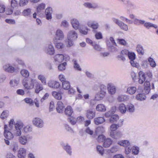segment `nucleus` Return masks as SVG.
Returning a JSON list of instances; mask_svg holds the SVG:
<instances>
[{
	"mask_svg": "<svg viewBox=\"0 0 158 158\" xmlns=\"http://www.w3.org/2000/svg\"><path fill=\"white\" fill-rule=\"evenodd\" d=\"M20 74L23 77L25 78L28 77L29 76V71L25 69H22L20 71Z\"/></svg>",
	"mask_w": 158,
	"mask_h": 158,
	"instance_id": "58836bf2",
	"label": "nucleus"
},
{
	"mask_svg": "<svg viewBox=\"0 0 158 158\" xmlns=\"http://www.w3.org/2000/svg\"><path fill=\"white\" fill-rule=\"evenodd\" d=\"M105 96V95L102 94L99 92L96 94L95 98L96 101H99L102 99Z\"/></svg>",
	"mask_w": 158,
	"mask_h": 158,
	"instance_id": "6e6d98bb",
	"label": "nucleus"
},
{
	"mask_svg": "<svg viewBox=\"0 0 158 158\" xmlns=\"http://www.w3.org/2000/svg\"><path fill=\"white\" fill-rule=\"evenodd\" d=\"M32 127L31 125H27L23 127V130L25 133H30L32 131Z\"/></svg>",
	"mask_w": 158,
	"mask_h": 158,
	"instance_id": "a878e982",
	"label": "nucleus"
},
{
	"mask_svg": "<svg viewBox=\"0 0 158 158\" xmlns=\"http://www.w3.org/2000/svg\"><path fill=\"white\" fill-rule=\"evenodd\" d=\"M118 26L122 30L127 31L128 30V27L127 25L124 23L122 21L121 22Z\"/></svg>",
	"mask_w": 158,
	"mask_h": 158,
	"instance_id": "8fccbe9b",
	"label": "nucleus"
},
{
	"mask_svg": "<svg viewBox=\"0 0 158 158\" xmlns=\"http://www.w3.org/2000/svg\"><path fill=\"white\" fill-rule=\"evenodd\" d=\"M127 56L130 60H134L135 59V55L133 52H129Z\"/></svg>",
	"mask_w": 158,
	"mask_h": 158,
	"instance_id": "052dcab7",
	"label": "nucleus"
},
{
	"mask_svg": "<svg viewBox=\"0 0 158 158\" xmlns=\"http://www.w3.org/2000/svg\"><path fill=\"white\" fill-rule=\"evenodd\" d=\"M127 107V110L129 112L132 113L135 111V108L134 106L132 104L130 103L128 104Z\"/></svg>",
	"mask_w": 158,
	"mask_h": 158,
	"instance_id": "a18cd8bd",
	"label": "nucleus"
},
{
	"mask_svg": "<svg viewBox=\"0 0 158 158\" xmlns=\"http://www.w3.org/2000/svg\"><path fill=\"white\" fill-rule=\"evenodd\" d=\"M105 131V128L102 127H98L95 131V133L96 134L103 133Z\"/></svg>",
	"mask_w": 158,
	"mask_h": 158,
	"instance_id": "79ce46f5",
	"label": "nucleus"
},
{
	"mask_svg": "<svg viewBox=\"0 0 158 158\" xmlns=\"http://www.w3.org/2000/svg\"><path fill=\"white\" fill-rule=\"evenodd\" d=\"M135 98L137 100L142 101L145 100L146 98V97L144 94H139L136 95Z\"/></svg>",
	"mask_w": 158,
	"mask_h": 158,
	"instance_id": "c9c22d12",
	"label": "nucleus"
},
{
	"mask_svg": "<svg viewBox=\"0 0 158 158\" xmlns=\"http://www.w3.org/2000/svg\"><path fill=\"white\" fill-rule=\"evenodd\" d=\"M78 29L80 33L84 35H86L87 34L89 30V29L87 27L85 26L80 27Z\"/></svg>",
	"mask_w": 158,
	"mask_h": 158,
	"instance_id": "cd10ccee",
	"label": "nucleus"
},
{
	"mask_svg": "<svg viewBox=\"0 0 158 158\" xmlns=\"http://www.w3.org/2000/svg\"><path fill=\"white\" fill-rule=\"evenodd\" d=\"M64 46V44L61 42L57 43L56 44V47L58 49L63 48Z\"/></svg>",
	"mask_w": 158,
	"mask_h": 158,
	"instance_id": "69168bd1",
	"label": "nucleus"
},
{
	"mask_svg": "<svg viewBox=\"0 0 158 158\" xmlns=\"http://www.w3.org/2000/svg\"><path fill=\"white\" fill-rule=\"evenodd\" d=\"M103 142V146L105 148L110 147L112 143V140L109 138L105 139Z\"/></svg>",
	"mask_w": 158,
	"mask_h": 158,
	"instance_id": "4be33fe9",
	"label": "nucleus"
},
{
	"mask_svg": "<svg viewBox=\"0 0 158 158\" xmlns=\"http://www.w3.org/2000/svg\"><path fill=\"white\" fill-rule=\"evenodd\" d=\"M119 147L118 146L114 145L112 146L110 149L107 150L108 153H113L118 151L119 150Z\"/></svg>",
	"mask_w": 158,
	"mask_h": 158,
	"instance_id": "ea45409f",
	"label": "nucleus"
},
{
	"mask_svg": "<svg viewBox=\"0 0 158 158\" xmlns=\"http://www.w3.org/2000/svg\"><path fill=\"white\" fill-rule=\"evenodd\" d=\"M9 114V112L8 110H4L2 112L1 114V118L2 119H4L8 117Z\"/></svg>",
	"mask_w": 158,
	"mask_h": 158,
	"instance_id": "5fc2aeb1",
	"label": "nucleus"
},
{
	"mask_svg": "<svg viewBox=\"0 0 158 158\" xmlns=\"http://www.w3.org/2000/svg\"><path fill=\"white\" fill-rule=\"evenodd\" d=\"M118 144L121 146L126 147L129 146L130 143L128 140H124L118 141Z\"/></svg>",
	"mask_w": 158,
	"mask_h": 158,
	"instance_id": "473e14b6",
	"label": "nucleus"
},
{
	"mask_svg": "<svg viewBox=\"0 0 158 158\" xmlns=\"http://www.w3.org/2000/svg\"><path fill=\"white\" fill-rule=\"evenodd\" d=\"M3 69L6 72L11 73H14L15 70V67L9 64L4 65L3 66Z\"/></svg>",
	"mask_w": 158,
	"mask_h": 158,
	"instance_id": "f8f14e48",
	"label": "nucleus"
},
{
	"mask_svg": "<svg viewBox=\"0 0 158 158\" xmlns=\"http://www.w3.org/2000/svg\"><path fill=\"white\" fill-rule=\"evenodd\" d=\"M139 83L141 84H143L146 79L144 73L142 71H140L139 73Z\"/></svg>",
	"mask_w": 158,
	"mask_h": 158,
	"instance_id": "6ab92c4d",
	"label": "nucleus"
},
{
	"mask_svg": "<svg viewBox=\"0 0 158 158\" xmlns=\"http://www.w3.org/2000/svg\"><path fill=\"white\" fill-rule=\"evenodd\" d=\"M7 126L6 125H5L4 135L6 139H10L13 138L14 135L11 132L7 130Z\"/></svg>",
	"mask_w": 158,
	"mask_h": 158,
	"instance_id": "dca6fc26",
	"label": "nucleus"
},
{
	"mask_svg": "<svg viewBox=\"0 0 158 158\" xmlns=\"http://www.w3.org/2000/svg\"><path fill=\"white\" fill-rule=\"evenodd\" d=\"M18 83V81L15 80H11L10 82V86L12 87H15L17 86Z\"/></svg>",
	"mask_w": 158,
	"mask_h": 158,
	"instance_id": "680f3d73",
	"label": "nucleus"
},
{
	"mask_svg": "<svg viewBox=\"0 0 158 158\" xmlns=\"http://www.w3.org/2000/svg\"><path fill=\"white\" fill-rule=\"evenodd\" d=\"M105 139V136L103 135H101L98 136L97 140L98 142H101L104 141Z\"/></svg>",
	"mask_w": 158,
	"mask_h": 158,
	"instance_id": "774afa93",
	"label": "nucleus"
},
{
	"mask_svg": "<svg viewBox=\"0 0 158 158\" xmlns=\"http://www.w3.org/2000/svg\"><path fill=\"white\" fill-rule=\"evenodd\" d=\"M26 154V150L24 148H20L19 149L18 153V158H25Z\"/></svg>",
	"mask_w": 158,
	"mask_h": 158,
	"instance_id": "f3484780",
	"label": "nucleus"
},
{
	"mask_svg": "<svg viewBox=\"0 0 158 158\" xmlns=\"http://www.w3.org/2000/svg\"><path fill=\"white\" fill-rule=\"evenodd\" d=\"M48 84L49 87L54 89L58 88L60 86V83L56 81H48Z\"/></svg>",
	"mask_w": 158,
	"mask_h": 158,
	"instance_id": "2eb2a0df",
	"label": "nucleus"
},
{
	"mask_svg": "<svg viewBox=\"0 0 158 158\" xmlns=\"http://www.w3.org/2000/svg\"><path fill=\"white\" fill-rule=\"evenodd\" d=\"M97 150L101 155H103L104 152V149L102 146L100 145L97 146Z\"/></svg>",
	"mask_w": 158,
	"mask_h": 158,
	"instance_id": "0e129e2a",
	"label": "nucleus"
},
{
	"mask_svg": "<svg viewBox=\"0 0 158 158\" xmlns=\"http://www.w3.org/2000/svg\"><path fill=\"white\" fill-rule=\"evenodd\" d=\"M118 109L122 114L125 113L127 110V108L124 104H121L119 105Z\"/></svg>",
	"mask_w": 158,
	"mask_h": 158,
	"instance_id": "72a5a7b5",
	"label": "nucleus"
},
{
	"mask_svg": "<svg viewBox=\"0 0 158 158\" xmlns=\"http://www.w3.org/2000/svg\"><path fill=\"white\" fill-rule=\"evenodd\" d=\"M62 87L63 89L65 90H66L69 89L70 87L69 82L68 81L63 82L62 83Z\"/></svg>",
	"mask_w": 158,
	"mask_h": 158,
	"instance_id": "4c0bfd02",
	"label": "nucleus"
},
{
	"mask_svg": "<svg viewBox=\"0 0 158 158\" xmlns=\"http://www.w3.org/2000/svg\"><path fill=\"white\" fill-rule=\"evenodd\" d=\"M150 66L152 67L155 68L156 66V64L154 60L152 58L150 57L148 59Z\"/></svg>",
	"mask_w": 158,
	"mask_h": 158,
	"instance_id": "3c124183",
	"label": "nucleus"
},
{
	"mask_svg": "<svg viewBox=\"0 0 158 158\" xmlns=\"http://www.w3.org/2000/svg\"><path fill=\"white\" fill-rule=\"evenodd\" d=\"M144 90L146 94H148L151 89H154V84L152 83L151 86L150 82L148 81L144 82Z\"/></svg>",
	"mask_w": 158,
	"mask_h": 158,
	"instance_id": "6e6552de",
	"label": "nucleus"
},
{
	"mask_svg": "<svg viewBox=\"0 0 158 158\" xmlns=\"http://www.w3.org/2000/svg\"><path fill=\"white\" fill-rule=\"evenodd\" d=\"M136 50L138 53L141 55H143L144 54V50L143 46L140 45L138 44L136 48Z\"/></svg>",
	"mask_w": 158,
	"mask_h": 158,
	"instance_id": "2f4dec72",
	"label": "nucleus"
},
{
	"mask_svg": "<svg viewBox=\"0 0 158 158\" xmlns=\"http://www.w3.org/2000/svg\"><path fill=\"white\" fill-rule=\"evenodd\" d=\"M107 88L108 93L110 94H114L116 92V88L114 84L111 83L107 84Z\"/></svg>",
	"mask_w": 158,
	"mask_h": 158,
	"instance_id": "1a4fd4ad",
	"label": "nucleus"
},
{
	"mask_svg": "<svg viewBox=\"0 0 158 158\" xmlns=\"http://www.w3.org/2000/svg\"><path fill=\"white\" fill-rule=\"evenodd\" d=\"M64 149L66 152L69 155H71L72 153L71 149L70 147L67 144H64L63 146Z\"/></svg>",
	"mask_w": 158,
	"mask_h": 158,
	"instance_id": "c03bdc74",
	"label": "nucleus"
},
{
	"mask_svg": "<svg viewBox=\"0 0 158 158\" xmlns=\"http://www.w3.org/2000/svg\"><path fill=\"white\" fill-rule=\"evenodd\" d=\"M23 84L24 88L27 90L33 89L35 85V92L37 94L39 93L40 91L43 89L42 85L36 79L34 78H30L29 79H23Z\"/></svg>",
	"mask_w": 158,
	"mask_h": 158,
	"instance_id": "f257e3e1",
	"label": "nucleus"
},
{
	"mask_svg": "<svg viewBox=\"0 0 158 158\" xmlns=\"http://www.w3.org/2000/svg\"><path fill=\"white\" fill-rule=\"evenodd\" d=\"M37 78L43 85H46V79L44 75L42 74L38 75L37 76Z\"/></svg>",
	"mask_w": 158,
	"mask_h": 158,
	"instance_id": "7c9ffc66",
	"label": "nucleus"
},
{
	"mask_svg": "<svg viewBox=\"0 0 158 158\" xmlns=\"http://www.w3.org/2000/svg\"><path fill=\"white\" fill-rule=\"evenodd\" d=\"M105 121V118L102 117H99L94 119V123L96 125L101 124L104 122Z\"/></svg>",
	"mask_w": 158,
	"mask_h": 158,
	"instance_id": "c85d7f7f",
	"label": "nucleus"
},
{
	"mask_svg": "<svg viewBox=\"0 0 158 158\" xmlns=\"http://www.w3.org/2000/svg\"><path fill=\"white\" fill-rule=\"evenodd\" d=\"M32 139V137L30 134L20 136L18 139L19 142L22 145H26Z\"/></svg>",
	"mask_w": 158,
	"mask_h": 158,
	"instance_id": "20e7f679",
	"label": "nucleus"
},
{
	"mask_svg": "<svg viewBox=\"0 0 158 158\" xmlns=\"http://www.w3.org/2000/svg\"><path fill=\"white\" fill-rule=\"evenodd\" d=\"M87 25L89 27L93 29V31H95L94 30L98 28L99 27L98 23L94 21L89 20L87 22Z\"/></svg>",
	"mask_w": 158,
	"mask_h": 158,
	"instance_id": "9b49d317",
	"label": "nucleus"
},
{
	"mask_svg": "<svg viewBox=\"0 0 158 158\" xmlns=\"http://www.w3.org/2000/svg\"><path fill=\"white\" fill-rule=\"evenodd\" d=\"M73 111L72 107L70 106H68L65 109V113L68 116H70L73 113Z\"/></svg>",
	"mask_w": 158,
	"mask_h": 158,
	"instance_id": "a19ab883",
	"label": "nucleus"
},
{
	"mask_svg": "<svg viewBox=\"0 0 158 158\" xmlns=\"http://www.w3.org/2000/svg\"><path fill=\"white\" fill-rule=\"evenodd\" d=\"M132 153L137 155L138 154L139 151V148L137 146H134L132 148Z\"/></svg>",
	"mask_w": 158,
	"mask_h": 158,
	"instance_id": "bf43d9fd",
	"label": "nucleus"
},
{
	"mask_svg": "<svg viewBox=\"0 0 158 158\" xmlns=\"http://www.w3.org/2000/svg\"><path fill=\"white\" fill-rule=\"evenodd\" d=\"M64 38V34L63 31L60 29H57L55 32V37L53 39L54 43L56 42L57 40H62Z\"/></svg>",
	"mask_w": 158,
	"mask_h": 158,
	"instance_id": "39448f33",
	"label": "nucleus"
},
{
	"mask_svg": "<svg viewBox=\"0 0 158 158\" xmlns=\"http://www.w3.org/2000/svg\"><path fill=\"white\" fill-rule=\"evenodd\" d=\"M64 107L62 102L60 101H59L57 102L56 107L57 111L59 113H62L64 110Z\"/></svg>",
	"mask_w": 158,
	"mask_h": 158,
	"instance_id": "393cba45",
	"label": "nucleus"
},
{
	"mask_svg": "<svg viewBox=\"0 0 158 158\" xmlns=\"http://www.w3.org/2000/svg\"><path fill=\"white\" fill-rule=\"evenodd\" d=\"M31 11L32 10L31 8L25 9L23 11V15L26 17H31L32 14Z\"/></svg>",
	"mask_w": 158,
	"mask_h": 158,
	"instance_id": "5701e85b",
	"label": "nucleus"
},
{
	"mask_svg": "<svg viewBox=\"0 0 158 158\" xmlns=\"http://www.w3.org/2000/svg\"><path fill=\"white\" fill-rule=\"evenodd\" d=\"M45 52L47 54L52 55L55 53V49L53 46L52 43L48 44L45 47Z\"/></svg>",
	"mask_w": 158,
	"mask_h": 158,
	"instance_id": "0eeeda50",
	"label": "nucleus"
},
{
	"mask_svg": "<svg viewBox=\"0 0 158 158\" xmlns=\"http://www.w3.org/2000/svg\"><path fill=\"white\" fill-rule=\"evenodd\" d=\"M137 91L136 87L135 86H129L127 88L126 92L131 95L134 94Z\"/></svg>",
	"mask_w": 158,
	"mask_h": 158,
	"instance_id": "b1692460",
	"label": "nucleus"
},
{
	"mask_svg": "<svg viewBox=\"0 0 158 158\" xmlns=\"http://www.w3.org/2000/svg\"><path fill=\"white\" fill-rule=\"evenodd\" d=\"M52 9L50 7H48L45 10V14L46 19L50 21L52 18Z\"/></svg>",
	"mask_w": 158,
	"mask_h": 158,
	"instance_id": "4468645a",
	"label": "nucleus"
},
{
	"mask_svg": "<svg viewBox=\"0 0 158 158\" xmlns=\"http://www.w3.org/2000/svg\"><path fill=\"white\" fill-rule=\"evenodd\" d=\"M60 26L64 28H67L69 26V22L66 20H63L62 21L60 24Z\"/></svg>",
	"mask_w": 158,
	"mask_h": 158,
	"instance_id": "864d4df0",
	"label": "nucleus"
},
{
	"mask_svg": "<svg viewBox=\"0 0 158 158\" xmlns=\"http://www.w3.org/2000/svg\"><path fill=\"white\" fill-rule=\"evenodd\" d=\"M128 99V96L127 95H121L118 96V100L120 102L126 101Z\"/></svg>",
	"mask_w": 158,
	"mask_h": 158,
	"instance_id": "09e8293b",
	"label": "nucleus"
},
{
	"mask_svg": "<svg viewBox=\"0 0 158 158\" xmlns=\"http://www.w3.org/2000/svg\"><path fill=\"white\" fill-rule=\"evenodd\" d=\"M52 95L57 100H60L62 98L61 94L56 91L52 92Z\"/></svg>",
	"mask_w": 158,
	"mask_h": 158,
	"instance_id": "37998d69",
	"label": "nucleus"
},
{
	"mask_svg": "<svg viewBox=\"0 0 158 158\" xmlns=\"http://www.w3.org/2000/svg\"><path fill=\"white\" fill-rule=\"evenodd\" d=\"M78 37V34L74 30H70L67 34V45L68 47L72 46L74 44L73 41L76 40Z\"/></svg>",
	"mask_w": 158,
	"mask_h": 158,
	"instance_id": "f03ea898",
	"label": "nucleus"
},
{
	"mask_svg": "<svg viewBox=\"0 0 158 158\" xmlns=\"http://www.w3.org/2000/svg\"><path fill=\"white\" fill-rule=\"evenodd\" d=\"M110 135L113 139H118L122 136V134L120 131H117L115 133L114 132H110Z\"/></svg>",
	"mask_w": 158,
	"mask_h": 158,
	"instance_id": "a211bd4d",
	"label": "nucleus"
},
{
	"mask_svg": "<svg viewBox=\"0 0 158 158\" xmlns=\"http://www.w3.org/2000/svg\"><path fill=\"white\" fill-rule=\"evenodd\" d=\"M95 115V111L92 109H89L86 111V117L89 119L94 118Z\"/></svg>",
	"mask_w": 158,
	"mask_h": 158,
	"instance_id": "aec40b11",
	"label": "nucleus"
},
{
	"mask_svg": "<svg viewBox=\"0 0 158 158\" xmlns=\"http://www.w3.org/2000/svg\"><path fill=\"white\" fill-rule=\"evenodd\" d=\"M64 55L58 54L56 55L54 57V59L56 63H59L62 62L64 60Z\"/></svg>",
	"mask_w": 158,
	"mask_h": 158,
	"instance_id": "412c9836",
	"label": "nucleus"
},
{
	"mask_svg": "<svg viewBox=\"0 0 158 158\" xmlns=\"http://www.w3.org/2000/svg\"><path fill=\"white\" fill-rule=\"evenodd\" d=\"M32 124L35 127L41 128L44 126V123L43 120L40 118L35 117L32 121Z\"/></svg>",
	"mask_w": 158,
	"mask_h": 158,
	"instance_id": "423d86ee",
	"label": "nucleus"
},
{
	"mask_svg": "<svg viewBox=\"0 0 158 158\" xmlns=\"http://www.w3.org/2000/svg\"><path fill=\"white\" fill-rule=\"evenodd\" d=\"M18 4L16 0H11L10 1V6L12 8L14 9L18 7Z\"/></svg>",
	"mask_w": 158,
	"mask_h": 158,
	"instance_id": "4d7b16f0",
	"label": "nucleus"
},
{
	"mask_svg": "<svg viewBox=\"0 0 158 158\" xmlns=\"http://www.w3.org/2000/svg\"><path fill=\"white\" fill-rule=\"evenodd\" d=\"M66 64L67 63L66 62H64L60 64L58 67L60 71L64 70L65 69V66L66 65Z\"/></svg>",
	"mask_w": 158,
	"mask_h": 158,
	"instance_id": "e2e57ef3",
	"label": "nucleus"
},
{
	"mask_svg": "<svg viewBox=\"0 0 158 158\" xmlns=\"http://www.w3.org/2000/svg\"><path fill=\"white\" fill-rule=\"evenodd\" d=\"M45 4L44 3H41L39 4L36 8L37 12H40L42 10L45 9Z\"/></svg>",
	"mask_w": 158,
	"mask_h": 158,
	"instance_id": "49530a36",
	"label": "nucleus"
},
{
	"mask_svg": "<svg viewBox=\"0 0 158 158\" xmlns=\"http://www.w3.org/2000/svg\"><path fill=\"white\" fill-rule=\"evenodd\" d=\"M145 22V21L143 20H140L137 19H135L134 23L135 24L137 25H140L143 24Z\"/></svg>",
	"mask_w": 158,
	"mask_h": 158,
	"instance_id": "603ef678",
	"label": "nucleus"
},
{
	"mask_svg": "<svg viewBox=\"0 0 158 158\" xmlns=\"http://www.w3.org/2000/svg\"><path fill=\"white\" fill-rule=\"evenodd\" d=\"M117 40L118 43L120 44L123 46H125L127 45V43L124 39H118Z\"/></svg>",
	"mask_w": 158,
	"mask_h": 158,
	"instance_id": "338daca9",
	"label": "nucleus"
},
{
	"mask_svg": "<svg viewBox=\"0 0 158 158\" xmlns=\"http://www.w3.org/2000/svg\"><path fill=\"white\" fill-rule=\"evenodd\" d=\"M144 25L146 28L149 29L151 27H153L155 28H156L157 26L155 24H154L149 22L145 23L144 24Z\"/></svg>",
	"mask_w": 158,
	"mask_h": 158,
	"instance_id": "de8ad7c7",
	"label": "nucleus"
},
{
	"mask_svg": "<svg viewBox=\"0 0 158 158\" xmlns=\"http://www.w3.org/2000/svg\"><path fill=\"white\" fill-rule=\"evenodd\" d=\"M29 0H20L19 5L20 6L23 7L27 5L28 2Z\"/></svg>",
	"mask_w": 158,
	"mask_h": 158,
	"instance_id": "13d9d810",
	"label": "nucleus"
},
{
	"mask_svg": "<svg viewBox=\"0 0 158 158\" xmlns=\"http://www.w3.org/2000/svg\"><path fill=\"white\" fill-rule=\"evenodd\" d=\"M15 129L13 131L14 135L17 136H20L22 135L21 129L24 126L23 123L20 121H17L15 124Z\"/></svg>",
	"mask_w": 158,
	"mask_h": 158,
	"instance_id": "7ed1b4c3",
	"label": "nucleus"
},
{
	"mask_svg": "<svg viewBox=\"0 0 158 158\" xmlns=\"http://www.w3.org/2000/svg\"><path fill=\"white\" fill-rule=\"evenodd\" d=\"M119 119V116L118 115L114 114L111 116L109 120L110 123H115Z\"/></svg>",
	"mask_w": 158,
	"mask_h": 158,
	"instance_id": "f704fd0d",
	"label": "nucleus"
},
{
	"mask_svg": "<svg viewBox=\"0 0 158 158\" xmlns=\"http://www.w3.org/2000/svg\"><path fill=\"white\" fill-rule=\"evenodd\" d=\"M99 92L105 95L106 91V86L104 85L101 84L99 86Z\"/></svg>",
	"mask_w": 158,
	"mask_h": 158,
	"instance_id": "e433bc0d",
	"label": "nucleus"
},
{
	"mask_svg": "<svg viewBox=\"0 0 158 158\" xmlns=\"http://www.w3.org/2000/svg\"><path fill=\"white\" fill-rule=\"evenodd\" d=\"M83 6L89 9H96L99 7L98 4L95 2L93 3L85 2L83 4Z\"/></svg>",
	"mask_w": 158,
	"mask_h": 158,
	"instance_id": "ddd939ff",
	"label": "nucleus"
},
{
	"mask_svg": "<svg viewBox=\"0 0 158 158\" xmlns=\"http://www.w3.org/2000/svg\"><path fill=\"white\" fill-rule=\"evenodd\" d=\"M96 110L98 111L104 112L106 110V108L104 105L102 104H99L96 106Z\"/></svg>",
	"mask_w": 158,
	"mask_h": 158,
	"instance_id": "bb28decb",
	"label": "nucleus"
},
{
	"mask_svg": "<svg viewBox=\"0 0 158 158\" xmlns=\"http://www.w3.org/2000/svg\"><path fill=\"white\" fill-rule=\"evenodd\" d=\"M122 125V124H112L110 127V132H114L116 131L119 127H121Z\"/></svg>",
	"mask_w": 158,
	"mask_h": 158,
	"instance_id": "c756f323",
	"label": "nucleus"
},
{
	"mask_svg": "<svg viewBox=\"0 0 158 158\" xmlns=\"http://www.w3.org/2000/svg\"><path fill=\"white\" fill-rule=\"evenodd\" d=\"M70 23L72 27L75 30L79 29L80 26V23L78 20L75 18H72L70 19Z\"/></svg>",
	"mask_w": 158,
	"mask_h": 158,
	"instance_id": "9d476101",
	"label": "nucleus"
}]
</instances>
